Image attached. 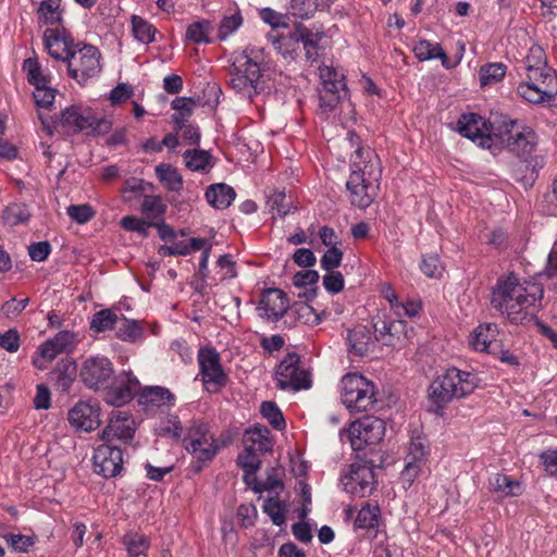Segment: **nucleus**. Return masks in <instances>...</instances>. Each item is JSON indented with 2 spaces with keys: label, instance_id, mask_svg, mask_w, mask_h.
I'll return each mask as SVG.
<instances>
[{
  "label": "nucleus",
  "instance_id": "obj_42",
  "mask_svg": "<svg viewBox=\"0 0 557 557\" xmlns=\"http://www.w3.org/2000/svg\"><path fill=\"white\" fill-rule=\"evenodd\" d=\"M520 69L528 75L535 70L536 72H541L549 70L550 67L546 64L544 50L540 46H533L522 61Z\"/></svg>",
  "mask_w": 557,
  "mask_h": 557
},
{
  "label": "nucleus",
  "instance_id": "obj_43",
  "mask_svg": "<svg viewBox=\"0 0 557 557\" xmlns=\"http://www.w3.org/2000/svg\"><path fill=\"white\" fill-rule=\"evenodd\" d=\"M506 71L507 66L502 62L482 65L479 72L481 86L485 87L500 82L505 77Z\"/></svg>",
  "mask_w": 557,
  "mask_h": 557
},
{
  "label": "nucleus",
  "instance_id": "obj_26",
  "mask_svg": "<svg viewBox=\"0 0 557 557\" xmlns=\"http://www.w3.org/2000/svg\"><path fill=\"white\" fill-rule=\"evenodd\" d=\"M67 420L76 430L90 432L100 424L99 408L86 401H79L69 411Z\"/></svg>",
  "mask_w": 557,
  "mask_h": 557
},
{
  "label": "nucleus",
  "instance_id": "obj_48",
  "mask_svg": "<svg viewBox=\"0 0 557 557\" xmlns=\"http://www.w3.org/2000/svg\"><path fill=\"white\" fill-rule=\"evenodd\" d=\"M171 107L177 113L172 116L175 125L187 122L195 108V101L191 98L178 97L171 102Z\"/></svg>",
  "mask_w": 557,
  "mask_h": 557
},
{
  "label": "nucleus",
  "instance_id": "obj_35",
  "mask_svg": "<svg viewBox=\"0 0 557 557\" xmlns=\"http://www.w3.org/2000/svg\"><path fill=\"white\" fill-rule=\"evenodd\" d=\"M61 0H42L37 8L38 21L45 25L60 26L63 22Z\"/></svg>",
  "mask_w": 557,
  "mask_h": 557
},
{
  "label": "nucleus",
  "instance_id": "obj_34",
  "mask_svg": "<svg viewBox=\"0 0 557 557\" xmlns=\"http://www.w3.org/2000/svg\"><path fill=\"white\" fill-rule=\"evenodd\" d=\"M174 395L162 386H146L139 389V403L146 407L172 406Z\"/></svg>",
  "mask_w": 557,
  "mask_h": 557
},
{
  "label": "nucleus",
  "instance_id": "obj_13",
  "mask_svg": "<svg viewBox=\"0 0 557 557\" xmlns=\"http://www.w3.org/2000/svg\"><path fill=\"white\" fill-rule=\"evenodd\" d=\"M321 88L319 89L320 108L324 111H332L346 95L344 75L333 66L322 65L319 67Z\"/></svg>",
  "mask_w": 557,
  "mask_h": 557
},
{
  "label": "nucleus",
  "instance_id": "obj_49",
  "mask_svg": "<svg viewBox=\"0 0 557 557\" xmlns=\"http://www.w3.org/2000/svg\"><path fill=\"white\" fill-rule=\"evenodd\" d=\"M117 315L110 309L96 312L90 321V329L97 333L112 330L116 324Z\"/></svg>",
  "mask_w": 557,
  "mask_h": 557
},
{
  "label": "nucleus",
  "instance_id": "obj_5",
  "mask_svg": "<svg viewBox=\"0 0 557 557\" xmlns=\"http://www.w3.org/2000/svg\"><path fill=\"white\" fill-rule=\"evenodd\" d=\"M421 305L414 300L400 301L395 305L393 312L398 319H391L385 310H379L372 318V327L380 334L384 345L395 346L407 337V325L403 318H413L419 314Z\"/></svg>",
  "mask_w": 557,
  "mask_h": 557
},
{
  "label": "nucleus",
  "instance_id": "obj_21",
  "mask_svg": "<svg viewBox=\"0 0 557 557\" xmlns=\"http://www.w3.org/2000/svg\"><path fill=\"white\" fill-rule=\"evenodd\" d=\"M140 389V383L131 372H122L106 388V401L115 407L127 404Z\"/></svg>",
  "mask_w": 557,
  "mask_h": 557
},
{
  "label": "nucleus",
  "instance_id": "obj_36",
  "mask_svg": "<svg viewBox=\"0 0 557 557\" xmlns=\"http://www.w3.org/2000/svg\"><path fill=\"white\" fill-rule=\"evenodd\" d=\"M235 190L226 184L211 185L206 191L208 202L215 209H226L235 199Z\"/></svg>",
  "mask_w": 557,
  "mask_h": 557
},
{
  "label": "nucleus",
  "instance_id": "obj_16",
  "mask_svg": "<svg viewBox=\"0 0 557 557\" xmlns=\"http://www.w3.org/2000/svg\"><path fill=\"white\" fill-rule=\"evenodd\" d=\"M75 334L69 331L59 332L53 338L41 344L32 358V363L38 370L47 369L58 355L69 352L75 347Z\"/></svg>",
  "mask_w": 557,
  "mask_h": 557
},
{
  "label": "nucleus",
  "instance_id": "obj_32",
  "mask_svg": "<svg viewBox=\"0 0 557 557\" xmlns=\"http://www.w3.org/2000/svg\"><path fill=\"white\" fill-rule=\"evenodd\" d=\"M488 488L499 497H517L524 492L523 483L505 473H495L488 479Z\"/></svg>",
  "mask_w": 557,
  "mask_h": 557
},
{
  "label": "nucleus",
  "instance_id": "obj_23",
  "mask_svg": "<svg viewBox=\"0 0 557 557\" xmlns=\"http://www.w3.org/2000/svg\"><path fill=\"white\" fill-rule=\"evenodd\" d=\"M288 308L289 300L283 290L268 288L262 293L257 310L261 318L275 322L285 315Z\"/></svg>",
  "mask_w": 557,
  "mask_h": 557
},
{
  "label": "nucleus",
  "instance_id": "obj_44",
  "mask_svg": "<svg viewBox=\"0 0 557 557\" xmlns=\"http://www.w3.org/2000/svg\"><path fill=\"white\" fill-rule=\"evenodd\" d=\"M131 22L133 34L138 41L150 44L154 40L157 29L152 24L138 15H133Z\"/></svg>",
  "mask_w": 557,
  "mask_h": 557
},
{
  "label": "nucleus",
  "instance_id": "obj_53",
  "mask_svg": "<svg viewBox=\"0 0 557 557\" xmlns=\"http://www.w3.org/2000/svg\"><path fill=\"white\" fill-rule=\"evenodd\" d=\"M166 206L160 196L147 195L141 203V212L148 218H160L164 214Z\"/></svg>",
  "mask_w": 557,
  "mask_h": 557
},
{
  "label": "nucleus",
  "instance_id": "obj_2",
  "mask_svg": "<svg viewBox=\"0 0 557 557\" xmlns=\"http://www.w3.org/2000/svg\"><path fill=\"white\" fill-rule=\"evenodd\" d=\"M267 69L264 49L250 45L235 57L230 84L236 92L252 98L259 92L260 78Z\"/></svg>",
  "mask_w": 557,
  "mask_h": 557
},
{
  "label": "nucleus",
  "instance_id": "obj_57",
  "mask_svg": "<svg viewBox=\"0 0 557 557\" xmlns=\"http://www.w3.org/2000/svg\"><path fill=\"white\" fill-rule=\"evenodd\" d=\"M306 36H304V40L301 44L302 49L305 50L306 59L308 61H315L319 57V38L317 34H313L310 29L306 28Z\"/></svg>",
  "mask_w": 557,
  "mask_h": 557
},
{
  "label": "nucleus",
  "instance_id": "obj_9",
  "mask_svg": "<svg viewBox=\"0 0 557 557\" xmlns=\"http://www.w3.org/2000/svg\"><path fill=\"white\" fill-rule=\"evenodd\" d=\"M66 63L69 75L81 85L98 76L102 70L99 49L87 44H76Z\"/></svg>",
  "mask_w": 557,
  "mask_h": 557
},
{
  "label": "nucleus",
  "instance_id": "obj_60",
  "mask_svg": "<svg viewBox=\"0 0 557 557\" xmlns=\"http://www.w3.org/2000/svg\"><path fill=\"white\" fill-rule=\"evenodd\" d=\"M0 347L9 352H16L20 348V334L16 330L10 329L0 332Z\"/></svg>",
  "mask_w": 557,
  "mask_h": 557
},
{
  "label": "nucleus",
  "instance_id": "obj_7",
  "mask_svg": "<svg viewBox=\"0 0 557 557\" xmlns=\"http://www.w3.org/2000/svg\"><path fill=\"white\" fill-rule=\"evenodd\" d=\"M55 129L63 135H74L83 131L101 134L110 129L111 123L104 119H96L89 110L78 106L65 108L54 122Z\"/></svg>",
  "mask_w": 557,
  "mask_h": 557
},
{
  "label": "nucleus",
  "instance_id": "obj_1",
  "mask_svg": "<svg viewBox=\"0 0 557 557\" xmlns=\"http://www.w3.org/2000/svg\"><path fill=\"white\" fill-rule=\"evenodd\" d=\"M543 288L531 282H520L512 274L499 280L492 294V305L513 323L522 322L543 297Z\"/></svg>",
  "mask_w": 557,
  "mask_h": 557
},
{
  "label": "nucleus",
  "instance_id": "obj_29",
  "mask_svg": "<svg viewBox=\"0 0 557 557\" xmlns=\"http://www.w3.org/2000/svg\"><path fill=\"white\" fill-rule=\"evenodd\" d=\"M346 188L350 203L357 208L366 209L374 201L379 186L366 183L357 175H349Z\"/></svg>",
  "mask_w": 557,
  "mask_h": 557
},
{
  "label": "nucleus",
  "instance_id": "obj_3",
  "mask_svg": "<svg viewBox=\"0 0 557 557\" xmlns=\"http://www.w3.org/2000/svg\"><path fill=\"white\" fill-rule=\"evenodd\" d=\"M478 381L476 375L470 372L457 368L447 369L430 385L429 395L435 406L433 410L438 413L451 399L471 394Z\"/></svg>",
  "mask_w": 557,
  "mask_h": 557
},
{
  "label": "nucleus",
  "instance_id": "obj_14",
  "mask_svg": "<svg viewBox=\"0 0 557 557\" xmlns=\"http://www.w3.org/2000/svg\"><path fill=\"white\" fill-rule=\"evenodd\" d=\"M198 363L203 385L208 392L216 393L226 385L227 375L221 366L220 355L214 348H200Z\"/></svg>",
  "mask_w": 557,
  "mask_h": 557
},
{
  "label": "nucleus",
  "instance_id": "obj_20",
  "mask_svg": "<svg viewBox=\"0 0 557 557\" xmlns=\"http://www.w3.org/2000/svg\"><path fill=\"white\" fill-rule=\"evenodd\" d=\"M429 456V444L424 436L414 433L411 435L408 450L405 456V468L401 471V481L411 485L421 473Z\"/></svg>",
  "mask_w": 557,
  "mask_h": 557
},
{
  "label": "nucleus",
  "instance_id": "obj_46",
  "mask_svg": "<svg viewBox=\"0 0 557 557\" xmlns=\"http://www.w3.org/2000/svg\"><path fill=\"white\" fill-rule=\"evenodd\" d=\"M253 449L245 446V450L237 458L238 466L244 470V480L249 483V476L260 468L261 461Z\"/></svg>",
  "mask_w": 557,
  "mask_h": 557
},
{
  "label": "nucleus",
  "instance_id": "obj_56",
  "mask_svg": "<svg viewBox=\"0 0 557 557\" xmlns=\"http://www.w3.org/2000/svg\"><path fill=\"white\" fill-rule=\"evenodd\" d=\"M261 413L275 429L281 430L285 426V420L282 411L273 401H263L261 404Z\"/></svg>",
  "mask_w": 557,
  "mask_h": 557
},
{
  "label": "nucleus",
  "instance_id": "obj_54",
  "mask_svg": "<svg viewBox=\"0 0 557 557\" xmlns=\"http://www.w3.org/2000/svg\"><path fill=\"white\" fill-rule=\"evenodd\" d=\"M285 504L278 498H269L263 504V511L271 518L273 524L283 525L285 523Z\"/></svg>",
  "mask_w": 557,
  "mask_h": 557
},
{
  "label": "nucleus",
  "instance_id": "obj_15",
  "mask_svg": "<svg viewBox=\"0 0 557 557\" xmlns=\"http://www.w3.org/2000/svg\"><path fill=\"white\" fill-rule=\"evenodd\" d=\"M344 490L358 497L370 496L375 488L374 472L371 465L364 461H355L349 471L342 476Z\"/></svg>",
  "mask_w": 557,
  "mask_h": 557
},
{
  "label": "nucleus",
  "instance_id": "obj_4",
  "mask_svg": "<svg viewBox=\"0 0 557 557\" xmlns=\"http://www.w3.org/2000/svg\"><path fill=\"white\" fill-rule=\"evenodd\" d=\"M185 449L191 455L189 470L199 473L216 456L220 445L207 423L193 421L183 438Z\"/></svg>",
  "mask_w": 557,
  "mask_h": 557
},
{
  "label": "nucleus",
  "instance_id": "obj_61",
  "mask_svg": "<svg viewBox=\"0 0 557 557\" xmlns=\"http://www.w3.org/2000/svg\"><path fill=\"white\" fill-rule=\"evenodd\" d=\"M121 225L126 231H133L141 235H146L147 228L152 226L153 223L137 219L133 215H126L122 219Z\"/></svg>",
  "mask_w": 557,
  "mask_h": 557
},
{
  "label": "nucleus",
  "instance_id": "obj_30",
  "mask_svg": "<svg viewBox=\"0 0 557 557\" xmlns=\"http://www.w3.org/2000/svg\"><path fill=\"white\" fill-rule=\"evenodd\" d=\"M498 327L495 323L480 324L470 335L469 344L471 347L481 352H494L498 346Z\"/></svg>",
  "mask_w": 557,
  "mask_h": 557
},
{
  "label": "nucleus",
  "instance_id": "obj_64",
  "mask_svg": "<svg viewBox=\"0 0 557 557\" xmlns=\"http://www.w3.org/2000/svg\"><path fill=\"white\" fill-rule=\"evenodd\" d=\"M51 252V246L48 242L33 243L28 247V255L33 261L42 262Z\"/></svg>",
  "mask_w": 557,
  "mask_h": 557
},
{
  "label": "nucleus",
  "instance_id": "obj_18",
  "mask_svg": "<svg viewBox=\"0 0 557 557\" xmlns=\"http://www.w3.org/2000/svg\"><path fill=\"white\" fill-rule=\"evenodd\" d=\"M135 421L126 411H113L110 414L108 424L99 434L102 442L116 445H127L135 435Z\"/></svg>",
  "mask_w": 557,
  "mask_h": 557
},
{
  "label": "nucleus",
  "instance_id": "obj_10",
  "mask_svg": "<svg viewBox=\"0 0 557 557\" xmlns=\"http://www.w3.org/2000/svg\"><path fill=\"white\" fill-rule=\"evenodd\" d=\"M276 385L281 389L297 392L311 387L310 372L300 364L297 354H288L277 366Z\"/></svg>",
  "mask_w": 557,
  "mask_h": 557
},
{
  "label": "nucleus",
  "instance_id": "obj_41",
  "mask_svg": "<svg viewBox=\"0 0 557 557\" xmlns=\"http://www.w3.org/2000/svg\"><path fill=\"white\" fill-rule=\"evenodd\" d=\"M158 180L172 191H178L183 188V178L177 170L169 164L161 163L156 166Z\"/></svg>",
  "mask_w": 557,
  "mask_h": 557
},
{
  "label": "nucleus",
  "instance_id": "obj_31",
  "mask_svg": "<svg viewBox=\"0 0 557 557\" xmlns=\"http://www.w3.org/2000/svg\"><path fill=\"white\" fill-rule=\"evenodd\" d=\"M539 144V138L535 132L525 126H521L517 129L515 137L507 139V146L509 150L518 153L521 158L530 157Z\"/></svg>",
  "mask_w": 557,
  "mask_h": 557
},
{
  "label": "nucleus",
  "instance_id": "obj_38",
  "mask_svg": "<svg viewBox=\"0 0 557 557\" xmlns=\"http://www.w3.org/2000/svg\"><path fill=\"white\" fill-rule=\"evenodd\" d=\"M268 434L269 430L265 426H253L246 431L244 435V444L246 447L253 449L255 451H270L272 444Z\"/></svg>",
  "mask_w": 557,
  "mask_h": 557
},
{
  "label": "nucleus",
  "instance_id": "obj_55",
  "mask_svg": "<svg viewBox=\"0 0 557 557\" xmlns=\"http://www.w3.org/2000/svg\"><path fill=\"white\" fill-rule=\"evenodd\" d=\"M243 24V17L240 13L235 12L231 15L224 16L220 23L218 29V38L220 40L227 39L234 34Z\"/></svg>",
  "mask_w": 557,
  "mask_h": 557
},
{
  "label": "nucleus",
  "instance_id": "obj_25",
  "mask_svg": "<svg viewBox=\"0 0 557 557\" xmlns=\"http://www.w3.org/2000/svg\"><path fill=\"white\" fill-rule=\"evenodd\" d=\"M459 133L478 146L491 149V136L488 135V121L486 122L481 115L470 113L462 115L458 121Z\"/></svg>",
  "mask_w": 557,
  "mask_h": 557
},
{
  "label": "nucleus",
  "instance_id": "obj_6",
  "mask_svg": "<svg viewBox=\"0 0 557 557\" xmlns=\"http://www.w3.org/2000/svg\"><path fill=\"white\" fill-rule=\"evenodd\" d=\"M341 399L350 412L371 410L376 403L374 384L358 373L345 374L339 383Z\"/></svg>",
  "mask_w": 557,
  "mask_h": 557
},
{
  "label": "nucleus",
  "instance_id": "obj_59",
  "mask_svg": "<svg viewBox=\"0 0 557 557\" xmlns=\"http://www.w3.org/2000/svg\"><path fill=\"white\" fill-rule=\"evenodd\" d=\"M342 259L343 252L336 247H331L325 251V253L321 258V267L325 271H333L334 269L339 267Z\"/></svg>",
  "mask_w": 557,
  "mask_h": 557
},
{
  "label": "nucleus",
  "instance_id": "obj_52",
  "mask_svg": "<svg viewBox=\"0 0 557 557\" xmlns=\"http://www.w3.org/2000/svg\"><path fill=\"white\" fill-rule=\"evenodd\" d=\"M211 25L208 21H200L190 24L186 30L187 39L196 44H209Z\"/></svg>",
  "mask_w": 557,
  "mask_h": 557
},
{
  "label": "nucleus",
  "instance_id": "obj_8",
  "mask_svg": "<svg viewBox=\"0 0 557 557\" xmlns=\"http://www.w3.org/2000/svg\"><path fill=\"white\" fill-rule=\"evenodd\" d=\"M518 95L525 101L540 104L550 101L557 95V75L553 69L533 71L517 87Z\"/></svg>",
  "mask_w": 557,
  "mask_h": 557
},
{
  "label": "nucleus",
  "instance_id": "obj_19",
  "mask_svg": "<svg viewBox=\"0 0 557 557\" xmlns=\"http://www.w3.org/2000/svg\"><path fill=\"white\" fill-rule=\"evenodd\" d=\"M379 156L370 147H360L351 154L350 175H357L366 183L377 185L381 180Z\"/></svg>",
  "mask_w": 557,
  "mask_h": 557
},
{
  "label": "nucleus",
  "instance_id": "obj_24",
  "mask_svg": "<svg viewBox=\"0 0 557 557\" xmlns=\"http://www.w3.org/2000/svg\"><path fill=\"white\" fill-rule=\"evenodd\" d=\"M44 44L53 59L65 62L76 46L64 27L47 28L44 33Z\"/></svg>",
  "mask_w": 557,
  "mask_h": 557
},
{
  "label": "nucleus",
  "instance_id": "obj_33",
  "mask_svg": "<svg viewBox=\"0 0 557 557\" xmlns=\"http://www.w3.org/2000/svg\"><path fill=\"white\" fill-rule=\"evenodd\" d=\"M77 373V366L73 359H62L51 372V381L58 389L67 392L73 384Z\"/></svg>",
  "mask_w": 557,
  "mask_h": 557
},
{
  "label": "nucleus",
  "instance_id": "obj_62",
  "mask_svg": "<svg viewBox=\"0 0 557 557\" xmlns=\"http://www.w3.org/2000/svg\"><path fill=\"white\" fill-rule=\"evenodd\" d=\"M323 276V286L332 294L339 293L344 288V276L337 271H329Z\"/></svg>",
  "mask_w": 557,
  "mask_h": 557
},
{
  "label": "nucleus",
  "instance_id": "obj_12",
  "mask_svg": "<svg viewBox=\"0 0 557 557\" xmlns=\"http://www.w3.org/2000/svg\"><path fill=\"white\" fill-rule=\"evenodd\" d=\"M114 369L104 356H89L83 360L79 377L84 385L94 391L106 389L113 380Z\"/></svg>",
  "mask_w": 557,
  "mask_h": 557
},
{
  "label": "nucleus",
  "instance_id": "obj_51",
  "mask_svg": "<svg viewBox=\"0 0 557 557\" xmlns=\"http://www.w3.org/2000/svg\"><path fill=\"white\" fill-rule=\"evenodd\" d=\"M23 70L27 73L29 84L35 87H45L49 83V78L42 74L37 59H26L23 63Z\"/></svg>",
  "mask_w": 557,
  "mask_h": 557
},
{
  "label": "nucleus",
  "instance_id": "obj_58",
  "mask_svg": "<svg viewBox=\"0 0 557 557\" xmlns=\"http://www.w3.org/2000/svg\"><path fill=\"white\" fill-rule=\"evenodd\" d=\"M420 269L429 277H438L443 270L440 259L435 255L423 257Z\"/></svg>",
  "mask_w": 557,
  "mask_h": 557
},
{
  "label": "nucleus",
  "instance_id": "obj_22",
  "mask_svg": "<svg viewBox=\"0 0 557 557\" xmlns=\"http://www.w3.org/2000/svg\"><path fill=\"white\" fill-rule=\"evenodd\" d=\"M304 25H297L293 30L283 32L281 34L271 32L268 39L272 42L274 49L287 61H294L300 50V46L306 36Z\"/></svg>",
  "mask_w": 557,
  "mask_h": 557
},
{
  "label": "nucleus",
  "instance_id": "obj_27",
  "mask_svg": "<svg viewBox=\"0 0 557 557\" xmlns=\"http://www.w3.org/2000/svg\"><path fill=\"white\" fill-rule=\"evenodd\" d=\"M518 126V120L503 113H492L488 117V135L491 136V147L494 144L507 146V139L515 137Z\"/></svg>",
  "mask_w": 557,
  "mask_h": 557
},
{
  "label": "nucleus",
  "instance_id": "obj_11",
  "mask_svg": "<svg viewBox=\"0 0 557 557\" xmlns=\"http://www.w3.org/2000/svg\"><path fill=\"white\" fill-rule=\"evenodd\" d=\"M385 435V422L376 417H364L352 422L347 430V438L354 450L380 443Z\"/></svg>",
  "mask_w": 557,
  "mask_h": 557
},
{
  "label": "nucleus",
  "instance_id": "obj_45",
  "mask_svg": "<svg viewBox=\"0 0 557 557\" xmlns=\"http://www.w3.org/2000/svg\"><path fill=\"white\" fill-rule=\"evenodd\" d=\"M380 508L376 505L363 506L355 520V527L359 529H373L379 524Z\"/></svg>",
  "mask_w": 557,
  "mask_h": 557
},
{
  "label": "nucleus",
  "instance_id": "obj_28",
  "mask_svg": "<svg viewBox=\"0 0 557 557\" xmlns=\"http://www.w3.org/2000/svg\"><path fill=\"white\" fill-rule=\"evenodd\" d=\"M377 341H382L380 335L373 336L371 330L368 326L358 325L348 331V351L349 354L358 357L367 356L374 351Z\"/></svg>",
  "mask_w": 557,
  "mask_h": 557
},
{
  "label": "nucleus",
  "instance_id": "obj_17",
  "mask_svg": "<svg viewBox=\"0 0 557 557\" xmlns=\"http://www.w3.org/2000/svg\"><path fill=\"white\" fill-rule=\"evenodd\" d=\"M94 469L106 479L119 475L123 470V448L121 445L103 442L95 448Z\"/></svg>",
  "mask_w": 557,
  "mask_h": 557
},
{
  "label": "nucleus",
  "instance_id": "obj_50",
  "mask_svg": "<svg viewBox=\"0 0 557 557\" xmlns=\"http://www.w3.org/2000/svg\"><path fill=\"white\" fill-rule=\"evenodd\" d=\"M144 330L138 321L126 320L119 326L116 337L129 343H135L143 338Z\"/></svg>",
  "mask_w": 557,
  "mask_h": 557
},
{
  "label": "nucleus",
  "instance_id": "obj_40",
  "mask_svg": "<svg viewBox=\"0 0 557 557\" xmlns=\"http://www.w3.org/2000/svg\"><path fill=\"white\" fill-rule=\"evenodd\" d=\"M184 160L190 171L205 172L213 166L212 157L206 150H187L184 153Z\"/></svg>",
  "mask_w": 557,
  "mask_h": 557
},
{
  "label": "nucleus",
  "instance_id": "obj_37",
  "mask_svg": "<svg viewBox=\"0 0 557 557\" xmlns=\"http://www.w3.org/2000/svg\"><path fill=\"white\" fill-rule=\"evenodd\" d=\"M413 52L420 61L441 59L443 66L449 69L448 57L437 42L419 40L413 47Z\"/></svg>",
  "mask_w": 557,
  "mask_h": 557
},
{
  "label": "nucleus",
  "instance_id": "obj_63",
  "mask_svg": "<svg viewBox=\"0 0 557 557\" xmlns=\"http://www.w3.org/2000/svg\"><path fill=\"white\" fill-rule=\"evenodd\" d=\"M67 214L71 216L72 220L83 224L88 222L92 218L94 212L88 205H73L67 208Z\"/></svg>",
  "mask_w": 557,
  "mask_h": 557
},
{
  "label": "nucleus",
  "instance_id": "obj_47",
  "mask_svg": "<svg viewBox=\"0 0 557 557\" xmlns=\"http://www.w3.org/2000/svg\"><path fill=\"white\" fill-rule=\"evenodd\" d=\"M30 216V212L24 203H12L8 206L2 213V219L5 224L15 226L26 222Z\"/></svg>",
  "mask_w": 557,
  "mask_h": 557
},
{
  "label": "nucleus",
  "instance_id": "obj_39",
  "mask_svg": "<svg viewBox=\"0 0 557 557\" xmlns=\"http://www.w3.org/2000/svg\"><path fill=\"white\" fill-rule=\"evenodd\" d=\"M129 557H139L145 555L150 546L149 539L138 532H127L122 540Z\"/></svg>",
  "mask_w": 557,
  "mask_h": 557
}]
</instances>
